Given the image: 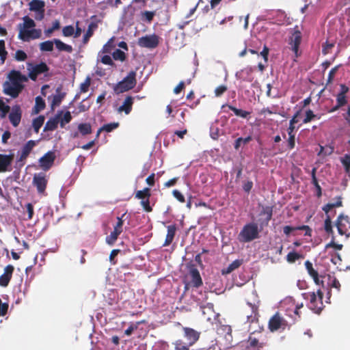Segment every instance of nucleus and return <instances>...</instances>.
<instances>
[{
	"label": "nucleus",
	"mask_w": 350,
	"mask_h": 350,
	"mask_svg": "<svg viewBox=\"0 0 350 350\" xmlns=\"http://www.w3.org/2000/svg\"><path fill=\"white\" fill-rule=\"evenodd\" d=\"M44 116H39L36 118L33 119L32 122V126L34 129V131L38 133L39 132L40 129L43 125L44 122Z\"/></svg>",
	"instance_id": "4c0bfd02"
},
{
	"label": "nucleus",
	"mask_w": 350,
	"mask_h": 350,
	"mask_svg": "<svg viewBox=\"0 0 350 350\" xmlns=\"http://www.w3.org/2000/svg\"><path fill=\"white\" fill-rule=\"evenodd\" d=\"M156 15V11H144L141 13V19L146 23H150L154 16Z\"/></svg>",
	"instance_id": "e433bc0d"
},
{
	"label": "nucleus",
	"mask_w": 350,
	"mask_h": 350,
	"mask_svg": "<svg viewBox=\"0 0 350 350\" xmlns=\"http://www.w3.org/2000/svg\"><path fill=\"white\" fill-rule=\"evenodd\" d=\"M258 226L256 223L250 222L246 224L239 232L238 239L241 242L248 243L259 237Z\"/></svg>",
	"instance_id": "f03ea898"
},
{
	"label": "nucleus",
	"mask_w": 350,
	"mask_h": 350,
	"mask_svg": "<svg viewBox=\"0 0 350 350\" xmlns=\"http://www.w3.org/2000/svg\"><path fill=\"white\" fill-rule=\"evenodd\" d=\"M340 161L345 167L346 173L350 177V154H346L340 158Z\"/></svg>",
	"instance_id": "37998d69"
},
{
	"label": "nucleus",
	"mask_w": 350,
	"mask_h": 350,
	"mask_svg": "<svg viewBox=\"0 0 350 350\" xmlns=\"http://www.w3.org/2000/svg\"><path fill=\"white\" fill-rule=\"evenodd\" d=\"M261 215L264 214L267 215L266 217V222L267 224L271 219L272 214H273V209L271 206H266L263 208L261 213Z\"/></svg>",
	"instance_id": "5fc2aeb1"
},
{
	"label": "nucleus",
	"mask_w": 350,
	"mask_h": 350,
	"mask_svg": "<svg viewBox=\"0 0 350 350\" xmlns=\"http://www.w3.org/2000/svg\"><path fill=\"white\" fill-rule=\"evenodd\" d=\"M22 118V111L20 105H16L12 107L11 112L9 114V120L11 124L16 127L21 122Z\"/></svg>",
	"instance_id": "f3484780"
},
{
	"label": "nucleus",
	"mask_w": 350,
	"mask_h": 350,
	"mask_svg": "<svg viewBox=\"0 0 350 350\" xmlns=\"http://www.w3.org/2000/svg\"><path fill=\"white\" fill-rule=\"evenodd\" d=\"M189 275L191 277L190 284L195 287L199 288L203 284L200 272L194 265L189 266Z\"/></svg>",
	"instance_id": "4468645a"
},
{
	"label": "nucleus",
	"mask_w": 350,
	"mask_h": 350,
	"mask_svg": "<svg viewBox=\"0 0 350 350\" xmlns=\"http://www.w3.org/2000/svg\"><path fill=\"white\" fill-rule=\"evenodd\" d=\"M331 223V219H329V235H332V240L329 242V247L340 250L343 247V241L347 238L350 234L349 232V230L350 228V219L348 216H345L342 214L338 216L335 226L340 237L339 239H338L337 236L334 234Z\"/></svg>",
	"instance_id": "f257e3e1"
},
{
	"label": "nucleus",
	"mask_w": 350,
	"mask_h": 350,
	"mask_svg": "<svg viewBox=\"0 0 350 350\" xmlns=\"http://www.w3.org/2000/svg\"><path fill=\"white\" fill-rule=\"evenodd\" d=\"M173 345L175 350H189L190 347L193 346L187 340L183 341L181 339L176 340Z\"/></svg>",
	"instance_id": "f704fd0d"
},
{
	"label": "nucleus",
	"mask_w": 350,
	"mask_h": 350,
	"mask_svg": "<svg viewBox=\"0 0 350 350\" xmlns=\"http://www.w3.org/2000/svg\"><path fill=\"white\" fill-rule=\"evenodd\" d=\"M228 90V88L225 85H221L217 87L215 90V95L217 97L221 96Z\"/></svg>",
	"instance_id": "052dcab7"
},
{
	"label": "nucleus",
	"mask_w": 350,
	"mask_h": 350,
	"mask_svg": "<svg viewBox=\"0 0 350 350\" xmlns=\"http://www.w3.org/2000/svg\"><path fill=\"white\" fill-rule=\"evenodd\" d=\"M136 72L131 71L128 75L114 87L113 90L116 94H121L133 89L136 85Z\"/></svg>",
	"instance_id": "7ed1b4c3"
},
{
	"label": "nucleus",
	"mask_w": 350,
	"mask_h": 350,
	"mask_svg": "<svg viewBox=\"0 0 350 350\" xmlns=\"http://www.w3.org/2000/svg\"><path fill=\"white\" fill-rule=\"evenodd\" d=\"M10 83L14 84H23V82L27 81L28 79L25 75L21 74L20 71L13 70L10 71L8 75Z\"/></svg>",
	"instance_id": "5701e85b"
},
{
	"label": "nucleus",
	"mask_w": 350,
	"mask_h": 350,
	"mask_svg": "<svg viewBox=\"0 0 350 350\" xmlns=\"http://www.w3.org/2000/svg\"><path fill=\"white\" fill-rule=\"evenodd\" d=\"M247 305L250 306L252 314L250 315L247 316V322L250 323H252L254 322H258V306L255 304H251L247 302Z\"/></svg>",
	"instance_id": "bb28decb"
},
{
	"label": "nucleus",
	"mask_w": 350,
	"mask_h": 350,
	"mask_svg": "<svg viewBox=\"0 0 350 350\" xmlns=\"http://www.w3.org/2000/svg\"><path fill=\"white\" fill-rule=\"evenodd\" d=\"M183 336L189 344L193 345L200 338V332L191 327H183Z\"/></svg>",
	"instance_id": "dca6fc26"
},
{
	"label": "nucleus",
	"mask_w": 350,
	"mask_h": 350,
	"mask_svg": "<svg viewBox=\"0 0 350 350\" xmlns=\"http://www.w3.org/2000/svg\"><path fill=\"white\" fill-rule=\"evenodd\" d=\"M150 189L148 187L144 188L143 190L137 191L135 193V198L142 200L150 198Z\"/></svg>",
	"instance_id": "ea45409f"
},
{
	"label": "nucleus",
	"mask_w": 350,
	"mask_h": 350,
	"mask_svg": "<svg viewBox=\"0 0 350 350\" xmlns=\"http://www.w3.org/2000/svg\"><path fill=\"white\" fill-rule=\"evenodd\" d=\"M54 40L53 41L46 40L40 44V49L42 51H52L53 50Z\"/></svg>",
	"instance_id": "c03bdc74"
},
{
	"label": "nucleus",
	"mask_w": 350,
	"mask_h": 350,
	"mask_svg": "<svg viewBox=\"0 0 350 350\" xmlns=\"http://www.w3.org/2000/svg\"><path fill=\"white\" fill-rule=\"evenodd\" d=\"M252 140V137L248 136L245 138L243 137H239L235 140L234 147L236 150H238L240 146H241V144H247Z\"/></svg>",
	"instance_id": "09e8293b"
},
{
	"label": "nucleus",
	"mask_w": 350,
	"mask_h": 350,
	"mask_svg": "<svg viewBox=\"0 0 350 350\" xmlns=\"http://www.w3.org/2000/svg\"><path fill=\"white\" fill-rule=\"evenodd\" d=\"M45 108V102L44 100L40 97L37 96L36 98V105L34 106V113H38L40 111L43 110Z\"/></svg>",
	"instance_id": "a19ab883"
},
{
	"label": "nucleus",
	"mask_w": 350,
	"mask_h": 350,
	"mask_svg": "<svg viewBox=\"0 0 350 350\" xmlns=\"http://www.w3.org/2000/svg\"><path fill=\"white\" fill-rule=\"evenodd\" d=\"M62 114L63 111L59 110L54 117L49 118L44 125V131H55L57 128L58 124H59V119Z\"/></svg>",
	"instance_id": "aec40b11"
},
{
	"label": "nucleus",
	"mask_w": 350,
	"mask_h": 350,
	"mask_svg": "<svg viewBox=\"0 0 350 350\" xmlns=\"http://www.w3.org/2000/svg\"><path fill=\"white\" fill-rule=\"evenodd\" d=\"M49 68L48 67L46 64L44 62H41L38 64L32 66L31 70H30V72L29 73V77L32 81H36L39 75L46 72L49 71Z\"/></svg>",
	"instance_id": "2eb2a0df"
},
{
	"label": "nucleus",
	"mask_w": 350,
	"mask_h": 350,
	"mask_svg": "<svg viewBox=\"0 0 350 350\" xmlns=\"http://www.w3.org/2000/svg\"><path fill=\"white\" fill-rule=\"evenodd\" d=\"M167 232L166 234L165 240L163 246H167L172 243L176 232V226L175 224L170 225L167 227Z\"/></svg>",
	"instance_id": "cd10ccee"
},
{
	"label": "nucleus",
	"mask_w": 350,
	"mask_h": 350,
	"mask_svg": "<svg viewBox=\"0 0 350 350\" xmlns=\"http://www.w3.org/2000/svg\"><path fill=\"white\" fill-rule=\"evenodd\" d=\"M243 263V260H235L232 263H230L228 267L226 269L222 270L223 274H228L233 271L234 270L238 269Z\"/></svg>",
	"instance_id": "c9c22d12"
},
{
	"label": "nucleus",
	"mask_w": 350,
	"mask_h": 350,
	"mask_svg": "<svg viewBox=\"0 0 350 350\" xmlns=\"http://www.w3.org/2000/svg\"><path fill=\"white\" fill-rule=\"evenodd\" d=\"M74 33H75V28L72 25L65 26L62 29V33H63L64 36H65V37H70V36H72L74 34Z\"/></svg>",
	"instance_id": "13d9d810"
},
{
	"label": "nucleus",
	"mask_w": 350,
	"mask_h": 350,
	"mask_svg": "<svg viewBox=\"0 0 350 350\" xmlns=\"http://www.w3.org/2000/svg\"><path fill=\"white\" fill-rule=\"evenodd\" d=\"M23 23L18 24V29H30L33 28L36 26L34 21L30 18L29 16H25L23 18Z\"/></svg>",
	"instance_id": "72a5a7b5"
},
{
	"label": "nucleus",
	"mask_w": 350,
	"mask_h": 350,
	"mask_svg": "<svg viewBox=\"0 0 350 350\" xmlns=\"http://www.w3.org/2000/svg\"><path fill=\"white\" fill-rule=\"evenodd\" d=\"M36 145V142L33 140L28 141L22 148L21 154L17 159V163H21V165H24V161L26 160L32 149Z\"/></svg>",
	"instance_id": "a211bd4d"
},
{
	"label": "nucleus",
	"mask_w": 350,
	"mask_h": 350,
	"mask_svg": "<svg viewBox=\"0 0 350 350\" xmlns=\"http://www.w3.org/2000/svg\"><path fill=\"white\" fill-rule=\"evenodd\" d=\"M56 159V155L53 151H48L39 159V165L44 171L49 170L53 166Z\"/></svg>",
	"instance_id": "1a4fd4ad"
},
{
	"label": "nucleus",
	"mask_w": 350,
	"mask_h": 350,
	"mask_svg": "<svg viewBox=\"0 0 350 350\" xmlns=\"http://www.w3.org/2000/svg\"><path fill=\"white\" fill-rule=\"evenodd\" d=\"M14 58L16 61L23 62L27 59V55L23 50H17L15 53Z\"/></svg>",
	"instance_id": "3c124183"
},
{
	"label": "nucleus",
	"mask_w": 350,
	"mask_h": 350,
	"mask_svg": "<svg viewBox=\"0 0 350 350\" xmlns=\"http://www.w3.org/2000/svg\"><path fill=\"white\" fill-rule=\"evenodd\" d=\"M45 3L42 0H31L29 3L30 11L37 12L44 10Z\"/></svg>",
	"instance_id": "7c9ffc66"
},
{
	"label": "nucleus",
	"mask_w": 350,
	"mask_h": 350,
	"mask_svg": "<svg viewBox=\"0 0 350 350\" xmlns=\"http://www.w3.org/2000/svg\"><path fill=\"white\" fill-rule=\"evenodd\" d=\"M60 91H61L60 88H58L56 90L57 94L53 96V100L51 102V108L52 109H53L55 107L59 106L66 96L65 92H61Z\"/></svg>",
	"instance_id": "c756f323"
},
{
	"label": "nucleus",
	"mask_w": 350,
	"mask_h": 350,
	"mask_svg": "<svg viewBox=\"0 0 350 350\" xmlns=\"http://www.w3.org/2000/svg\"><path fill=\"white\" fill-rule=\"evenodd\" d=\"M266 345V342L250 334L247 340V347L252 350H260Z\"/></svg>",
	"instance_id": "4be33fe9"
},
{
	"label": "nucleus",
	"mask_w": 350,
	"mask_h": 350,
	"mask_svg": "<svg viewBox=\"0 0 350 350\" xmlns=\"http://www.w3.org/2000/svg\"><path fill=\"white\" fill-rule=\"evenodd\" d=\"M14 154H0V173L10 171L9 167L12 165L14 160Z\"/></svg>",
	"instance_id": "412c9836"
},
{
	"label": "nucleus",
	"mask_w": 350,
	"mask_h": 350,
	"mask_svg": "<svg viewBox=\"0 0 350 350\" xmlns=\"http://www.w3.org/2000/svg\"><path fill=\"white\" fill-rule=\"evenodd\" d=\"M172 194L174 197L178 200L181 203H184L185 202V199L184 196L177 189H174L172 191Z\"/></svg>",
	"instance_id": "69168bd1"
},
{
	"label": "nucleus",
	"mask_w": 350,
	"mask_h": 350,
	"mask_svg": "<svg viewBox=\"0 0 350 350\" xmlns=\"http://www.w3.org/2000/svg\"><path fill=\"white\" fill-rule=\"evenodd\" d=\"M295 230H304L306 236H311L312 230L308 226L302 225L297 227H292L290 226H285L283 228V232L285 234L288 235L290 233Z\"/></svg>",
	"instance_id": "a878e982"
},
{
	"label": "nucleus",
	"mask_w": 350,
	"mask_h": 350,
	"mask_svg": "<svg viewBox=\"0 0 350 350\" xmlns=\"http://www.w3.org/2000/svg\"><path fill=\"white\" fill-rule=\"evenodd\" d=\"M140 204L146 212L150 213L152 211V208L150 205L149 198H146V200H142L141 201Z\"/></svg>",
	"instance_id": "0e129e2a"
},
{
	"label": "nucleus",
	"mask_w": 350,
	"mask_h": 350,
	"mask_svg": "<svg viewBox=\"0 0 350 350\" xmlns=\"http://www.w3.org/2000/svg\"><path fill=\"white\" fill-rule=\"evenodd\" d=\"M78 131L72 134V137H79V134L82 136H85L92 133V126L90 123H81L78 125Z\"/></svg>",
	"instance_id": "393cba45"
},
{
	"label": "nucleus",
	"mask_w": 350,
	"mask_h": 350,
	"mask_svg": "<svg viewBox=\"0 0 350 350\" xmlns=\"http://www.w3.org/2000/svg\"><path fill=\"white\" fill-rule=\"evenodd\" d=\"M323 293L321 290H318L317 294L314 292H310L304 294L306 299L310 301L309 307L316 313H320L324 308L322 299Z\"/></svg>",
	"instance_id": "20e7f679"
},
{
	"label": "nucleus",
	"mask_w": 350,
	"mask_h": 350,
	"mask_svg": "<svg viewBox=\"0 0 350 350\" xmlns=\"http://www.w3.org/2000/svg\"><path fill=\"white\" fill-rule=\"evenodd\" d=\"M286 325L287 321L279 312H276L273 316H272L268 323V327L272 332H276L280 329H284Z\"/></svg>",
	"instance_id": "423d86ee"
},
{
	"label": "nucleus",
	"mask_w": 350,
	"mask_h": 350,
	"mask_svg": "<svg viewBox=\"0 0 350 350\" xmlns=\"http://www.w3.org/2000/svg\"><path fill=\"white\" fill-rule=\"evenodd\" d=\"M14 271V267L12 265H8L4 268V273L0 276L1 286L6 287L8 286L12 279Z\"/></svg>",
	"instance_id": "6ab92c4d"
},
{
	"label": "nucleus",
	"mask_w": 350,
	"mask_h": 350,
	"mask_svg": "<svg viewBox=\"0 0 350 350\" xmlns=\"http://www.w3.org/2000/svg\"><path fill=\"white\" fill-rule=\"evenodd\" d=\"M143 321L136 322L135 324L131 323L130 326L124 331V334L126 336H131L134 330L138 328V326L142 324Z\"/></svg>",
	"instance_id": "4d7b16f0"
},
{
	"label": "nucleus",
	"mask_w": 350,
	"mask_h": 350,
	"mask_svg": "<svg viewBox=\"0 0 350 350\" xmlns=\"http://www.w3.org/2000/svg\"><path fill=\"white\" fill-rule=\"evenodd\" d=\"M301 257V256L298 253L295 252H291L286 256V260L290 263H293Z\"/></svg>",
	"instance_id": "8fccbe9b"
},
{
	"label": "nucleus",
	"mask_w": 350,
	"mask_h": 350,
	"mask_svg": "<svg viewBox=\"0 0 350 350\" xmlns=\"http://www.w3.org/2000/svg\"><path fill=\"white\" fill-rule=\"evenodd\" d=\"M59 27H60L59 21H57V20H55L53 23L52 27L49 28V29H47L46 30H45V34L47 36H49L55 30H57V29H59Z\"/></svg>",
	"instance_id": "bf43d9fd"
},
{
	"label": "nucleus",
	"mask_w": 350,
	"mask_h": 350,
	"mask_svg": "<svg viewBox=\"0 0 350 350\" xmlns=\"http://www.w3.org/2000/svg\"><path fill=\"white\" fill-rule=\"evenodd\" d=\"M100 62L105 65L115 66L111 57L109 55H105L101 57Z\"/></svg>",
	"instance_id": "e2e57ef3"
},
{
	"label": "nucleus",
	"mask_w": 350,
	"mask_h": 350,
	"mask_svg": "<svg viewBox=\"0 0 350 350\" xmlns=\"http://www.w3.org/2000/svg\"><path fill=\"white\" fill-rule=\"evenodd\" d=\"M228 108L232 111L234 112V113L237 116H239V117H241V118H246L249 115H250V112L249 111H244V110H242V109H237L235 107L232 106V105H228Z\"/></svg>",
	"instance_id": "a18cd8bd"
},
{
	"label": "nucleus",
	"mask_w": 350,
	"mask_h": 350,
	"mask_svg": "<svg viewBox=\"0 0 350 350\" xmlns=\"http://www.w3.org/2000/svg\"><path fill=\"white\" fill-rule=\"evenodd\" d=\"M347 103V100L345 95L342 94V93H339L337 95V105L332 109H329V113L333 112L338 109L339 107L345 105Z\"/></svg>",
	"instance_id": "58836bf2"
},
{
	"label": "nucleus",
	"mask_w": 350,
	"mask_h": 350,
	"mask_svg": "<svg viewBox=\"0 0 350 350\" xmlns=\"http://www.w3.org/2000/svg\"><path fill=\"white\" fill-rule=\"evenodd\" d=\"M305 266L308 271V273L313 278L314 282L317 284H319L320 280H319V273H318L317 271H316L313 268L312 263L310 262L309 260H306L305 262Z\"/></svg>",
	"instance_id": "c85d7f7f"
},
{
	"label": "nucleus",
	"mask_w": 350,
	"mask_h": 350,
	"mask_svg": "<svg viewBox=\"0 0 350 350\" xmlns=\"http://www.w3.org/2000/svg\"><path fill=\"white\" fill-rule=\"evenodd\" d=\"M10 110V107L9 105H5L4 103L0 99L1 118H5Z\"/></svg>",
	"instance_id": "603ef678"
},
{
	"label": "nucleus",
	"mask_w": 350,
	"mask_h": 350,
	"mask_svg": "<svg viewBox=\"0 0 350 350\" xmlns=\"http://www.w3.org/2000/svg\"><path fill=\"white\" fill-rule=\"evenodd\" d=\"M114 37L110 38L107 42L103 46L102 49V53H111V51L115 48L113 44Z\"/></svg>",
	"instance_id": "49530a36"
},
{
	"label": "nucleus",
	"mask_w": 350,
	"mask_h": 350,
	"mask_svg": "<svg viewBox=\"0 0 350 350\" xmlns=\"http://www.w3.org/2000/svg\"><path fill=\"white\" fill-rule=\"evenodd\" d=\"M112 57L115 60H119L121 62H124L126 59V54L124 51L120 49H116L112 53Z\"/></svg>",
	"instance_id": "de8ad7c7"
},
{
	"label": "nucleus",
	"mask_w": 350,
	"mask_h": 350,
	"mask_svg": "<svg viewBox=\"0 0 350 350\" xmlns=\"http://www.w3.org/2000/svg\"><path fill=\"white\" fill-rule=\"evenodd\" d=\"M3 93L10 96L12 98H17L19 94L23 91L24 85L23 84H14L5 81L3 85Z\"/></svg>",
	"instance_id": "6e6552de"
},
{
	"label": "nucleus",
	"mask_w": 350,
	"mask_h": 350,
	"mask_svg": "<svg viewBox=\"0 0 350 350\" xmlns=\"http://www.w3.org/2000/svg\"><path fill=\"white\" fill-rule=\"evenodd\" d=\"M7 54H8V53L5 49V42H4V40H0V57H1V63H4L5 59H6Z\"/></svg>",
	"instance_id": "864d4df0"
},
{
	"label": "nucleus",
	"mask_w": 350,
	"mask_h": 350,
	"mask_svg": "<svg viewBox=\"0 0 350 350\" xmlns=\"http://www.w3.org/2000/svg\"><path fill=\"white\" fill-rule=\"evenodd\" d=\"M119 126L118 122H111L109 124H104L102 127L104 131L110 133L114 129H117Z\"/></svg>",
	"instance_id": "6e6d98bb"
},
{
	"label": "nucleus",
	"mask_w": 350,
	"mask_h": 350,
	"mask_svg": "<svg viewBox=\"0 0 350 350\" xmlns=\"http://www.w3.org/2000/svg\"><path fill=\"white\" fill-rule=\"evenodd\" d=\"M314 116H314L313 111L310 109H308L306 112V117L304 119L303 122L304 124H306V123L310 122Z\"/></svg>",
	"instance_id": "774afa93"
},
{
	"label": "nucleus",
	"mask_w": 350,
	"mask_h": 350,
	"mask_svg": "<svg viewBox=\"0 0 350 350\" xmlns=\"http://www.w3.org/2000/svg\"><path fill=\"white\" fill-rule=\"evenodd\" d=\"M127 219L126 213H123L120 217H117V222L113 226V230L106 237V242L112 245L118 239V236L122 232V226L124 220Z\"/></svg>",
	"instance_id": "39448f33"
},
{
	"label": "nucleus",
	"mask_w": 350,
	"mask_h": 350,
	"mask_svg": "<svg viewBox=\"0 0 350 350\" xmlns=\"http://www.w3.org/2000/svg\"><path fill=\"white\" fill-rule=\"evenodd\" d=\"M301 33L298 29L297 27H295L294 29V31L289 39V44L291 45V50L294 52L296 57H298L300 53H299V48L301 42Z\"/></svg>",
	"instance_id": "9d476101"
},
{
	"label": "nucleus",
	"mask_w": 350,
	"mask_h": 350,
	"mask_svg": "<svg viewBox=\"0 0 350 350\" xmlns=\"http://www.w3.org/2000/svg\"><path fill=\"white\" fill-rule=\"evenodd\" d=\"M137 43L141 47L154 49L159 45V38L156 34L146 35L139 38Z\"/></svg>",
	"instance_id": "0eeeda50"
},
{
	"label": "nucleus",
	"mask_w": 350,
	"mask_h": 350,
	"mask_svg": "<svg viewBox=\"0 0 350 350\" xmlns=\"http://www.w3.org/2000/svg\"><path fill=\"white\" fill-rule=\"evenodd\" d=\"M134 103V97L132 96H127L122 105L118 109V113L124 112L126 115L131 113L133 109V105Z\"/></svg>",
	"instance_id": "b1692460"
},
{
	"label": "nucleus",
	"mask_w": 350,
	"mask_h": 350,
	"mask_svg": "<svg viewBox=\"0 0 350 350\" xmlns=\"http://www.w3.org/2000/svg\"><path fill=\"white\" fill-rule=\"evenodd\" d=\"M97 27H98V25L94 22H92L89 24L88 30L83 36V44H87L90 38L92 36V35L94 33V31Z\"/></svg>",
	"instance_id": "2f4dec72"
},
{
	"label": "nucleus",
	"mask_w": 350,
	"mask_h": 350,
	"mask_svg": "<svg viewBox=\"0 0 350 350\" xmlns=\"http://www.w3.org/2000/svg\"><path fill=\"white\" fill-rule=\"evenodd\" d=\"M72 120V116L70 111H67L66 113H63L59 119V125L61 128H64L65 125L69 123Z\"/></svg>",
	"instance_id": "79ce46f5"
},
{
	"label": "nucleus",
	"mask_w": 350,
	"mask_h": 350,
	"mask_svg": "<svg viewBox=\"0 0 350 350\" xmlns=\"http://www.w3.org/2000/svg\"><path fill=\"white\" fill-rule=\"evenodd\" d=\"M54 43L55 44L56 48L59 51H66L68 53H71L73 50L72 46L71 45L65 44L59 39H54Z\"/></svg>",
	"instance_id": "473e14b6"
},
{
	"label": "nucleus",
	"mask_w": 350,
	"mask_h": 350,
	"mask_svg": "<svg viewBox=\"0 0 350 350\" xmlns=\"http://www.w3.org/2000/svg\"><path fill=\"white\" fill-rule=\"evenodd\" d=\"M342 193L338 189H332L329 193V212L336 207L342 206Z\"/></svg>",
	"instance_id": "f8f14e48"
},
{
	"label": "nucleus",
	"mask_w": 350,
	"mask_h": 350,
	"mask_svg": "<svg viewBox=\"0 0 350 350\" xmlns=\"http://www.w3.org/2000/svg\"><path fill=\"white\" fill-rule=\"evenodd\" d=\"M25 207H26L27 212L28 214L27 219L30 220L32 219L33 213H34L33 206L31 203H27L25 205Z\"/></svg>",
	"instance_id": "338daca9"
},
{
	"label": "nucleus",
	"mask_w": 350,
	"mask_h": 350,
	"mask_svg": "<svg viewBox=\"0 0 350 350\" xmlns=\"http://www.w3.org/2000/svg\"><path fill=\"white\" fill-rule=\"evenodd\" d=\"M41 36V30L32 29H20L18 33V38L23 41L27 42L31 39H37Z\"/></svg>",
	"instance_id": "9b49d317"
},
{
	"label": "nucleus",
	"mask_w": 350,
	"mask_h": 350,
	"mask_svg": "<svg viewBox=\"0 0 350 350\" xmlns=\"http://www.w3.org/2000/svg\"><path fill=\"white\" fill-rule=\"evenodd\" d=\"M48 180L44 173L35 174L33 178V184L39 193H43L46 188Z\"/></svg>",
	"instance_id": "ddd939ff"
},
{
	"label": "nucleus",
	"mask_w": 350,
	"mask_h": 350,
	"mask_svg": "<svg viewBox=\"0 0 350 350\" xmlns=\"http://www.w3.org/2000/svg\"><path fill=\"white\" fill-rule=\"evenodd\" d=\"M90 85V78L88 77L83 83L80 85V90L81 92H87Z\"/></svg>",
	"instance_id": "680f3d73"
}]
</instances>
